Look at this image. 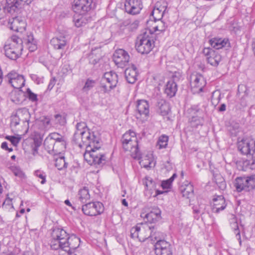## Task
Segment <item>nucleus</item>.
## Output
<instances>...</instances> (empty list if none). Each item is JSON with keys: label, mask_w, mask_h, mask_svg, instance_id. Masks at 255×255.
<instances>
[{"label": "nucleus", "mask_w": 255, "mask_h": 255, "mask_svg": "<svg viewBox=\"0 0 255 255\" xmlns=\"http://www.w3.org/2000/svg\"><path fill=\"white\" fill-rule=\"evenodd\" d=\"M98 143L97 137L93 132L91 133L89 129L82 131V144L87 147L84 154V159L89 165L101 167L106 164L107 157L104 153L98 151L100 147L96 145Z\"/></svg>", "instance_id": "1"}, {"label": "nucleus", "mask_w": 255, "mask_h": 255, "mask_svg": "<svg viewBox=\"0 0 255 255\" xmlns=\"http://www.w3.org/2000/svg\"><path fill=\"white\" fill-rule=\"evenodd\" d=\"M66 144L64 137L60 134L55 132L49 134V149L50 146L52 147L51 151L49 150L51 162L59 170L67 168L68 165L64 156L60 155L61 150L65 148Z\"/></svg>", "instance_id": "2"}, {"label": "nucleus", "mask_w": 255, "mask_h": 255, "mask_svg": "<svg viewBox=\"0 0 255 255\" xmlns=\"http://www.w3.org/2000/svg\"><path fill=\"white\" fill-rule=\"evenodd\" d=\"M22 43L21 38L15 35L12 36L10 41L7 42L4 46L5 56L10 59L16 60L23 50Z\"/></svg>", "instance_id": "3"}, {"label": "nucleus", "mask_w": 255, "mask_h": 255, "mask_svg": "<svg viewBox=\"0 0 255 255\" xmlns=\"http://www.w3.org/2000/svg\"><path fill=\"white\" fill-rule=\"evenodd\" d=\"M238 150L249 159L246 161L247 165L254 166L255 164V141L251 144L247 140L243 139L237 143Z\"/></svg>", "instance_id": "4"}, {"label": "nucleus", "mask_w": 255, "mask_h": 255, "mask_svg": "<svg viewBox=\"0 0 255 255\" xmlns=\"http://www.w3.org/2000/svg\"><path fill=\"white\" fill-rule=\"evenodd\" d=\"M234 186L238 192H250L254 190L255 188V174L238 177L235 180Z\"/></svg>", "instance_id": "5"}, {"label": "nucleus", "mask_w": 255, "mask_h": 255, "mask_svg": "<svg viewBox=\"0 0 255 255\" xmlns=\"http://www.w3.org/2000/svg\"><path fill=\"white\" fill-rule=\"evenodd\" d=\"M118 82V77L115 72L106 73L101 80L99 88L103 93H108L117 86Z\"/></svg>", "instance_id": "6"}, {"label": "nucleus", "mask_w": 255, "mask_h": 255, "mask_svg": "<svg viewBox=\"0 0 255 255\" xmlns=\"http://www.w3.org/2000/svg\"><path fill=\"white\" fill-rule=\"evenodd\" d=\"M95 7L93 0H74L72 4V10L77 14H88Z\"/></svg>", "instance_id": "7"}, {"label": "nucleus", "mask_w": 255, "mask_h": 255, "mask_svg": "<svg viewBox=\"0 0 255 255\" xmlns=\"http://www.w3.org/2000/svg\"><path fill=\"white\" fill-rule=\"evenodd\" d=\"M82 210L83 213L86 215L96 216L104 212V207L100 202H86L82 205Z\"/></svg>", "instance_id": "8"}, {"label": "nucleus", "mask_w": 255, "mask_h": 255, "mask_svg": "<svg viewBox=\"0 0 255 255\" xmlns=\"http://www.w3.org/2000/svg\"><path fill=\"white\" fill-rule=\"evenodd\" d=\"M135 47L139 53L142 54H148L153 47V42H152L151 37L144 33L140 35L139 41L136 43Z\"/></svg>", "instance_id": "9"}, {"label": "nucleus", "mask_w": 255, "mask_h": 255, "mask_svg": "<svg viewBox=\"0 0 255 255\" xmlns=\"http://www.w3.org/2000/svg\"><path fill=\"white\" fill-rule=\"evenodd\" d=\"M16 14L14 13L11 15L12 17L9 19V28L15 31L22 32L25 30V21L23 18L17 16Z\"/></svg>", "instance_id": "10"}, {"label": "nucleus", "mask_w": 255, "mask_h": 255, "mask_svg": "<svg viewBox=\"0 0 255 255\" xmlns=\"http://www.w3.org/2000/svg\"><path fill=\"white\" fill-rule=\"evenodd\" d=\"M129 60L128 52L122 49L117 50L113 54V60L115 64L120 67H123Z\"/></svg>", "instance_id": "11"}, {"label": "nucleus", "mask_w": 255, "mask_h": 255, "mask_svg": "<svg viewBox=\"0 0 255 255\" xmlns=\"http://www.w3.org/2000/svg\"><path fill=\"white\" fill-rule=\"evenodd\" d=\"M121 141L123 145H124L125 146H127L126 144L128 143V142L134 141V142L135 143L136 146V148H135V157H137L139 159L141 158L135 132L131 131L130 130L126 132L123 134Z\"/></svg>", "instance_id": "12"}, {"label": "nucleus", "mask_w": 255, "mask_h": 255, "mask_svg": "<svg viewBox=\"0 0 255 255\" xmlns=\"http://www.w3.org/2000/svg\"><path fill=\"white\" fill-rule=\"evenodd\" d=\"M142 7L141 0H126L125 3L126 11L132 15L138 14Z\"/></svg>", "instance_id": "13"}, {"label": "nucleus", "mask_w": 255, "mask_h": 255, "mask_svg": "<svg viewBox=\"0 0 255 255\" xmlns=\"http://www.w3.org/2000/svg\"><path fill=\"white\" fill-rule=\"evenodd\" d=\"M33 0H6L5 9L6 10L7 14L12 15L17 13L19 9L20 2L23 1L27 5L29 4Z\"/></svg>", "instance_id": "14"}, {"label": "nucleus", "mask_w": 255, "mask_h": 255, "mask_svg": "<svg viewBox=\"0 0 255 255\" xmlns=\"http://www.w3.org/2000/svg\"><path fill=\"white\" fill-rule=\"evenodd\" d=\"M8 79V83L15 89H20L25 84V79L22 75L15 72H10L5 77Z\"/></svg>", "instance_id": "15"}, {"label": "nucleus", "mask_w": 255, "mask_h": 255, "mask_svg": "<svg viewBox=\"0 0 255 255\" xmlns=\"http://www.w3.org/2000/svg\"><path fill=\"white\" fill-rule=\"evenodd\" d=\"M80 243V239L75 235L71 237L67 236L66 241H65V251L68 254H71L72 252L79 247Z\"/></svg>", "instance_id": "16"}, {"label": "nucleus", "mask_w": 255, "mask_h": 255, "mask_svg": "<svg viewBox=\"0 0 255 255\" xmlns=\"http://www.w3.org/2000/svg\"><path fill=\"white\" fill-rule=\"evenodd\" d=\"M161 211L159 208L154 206L151 208L148 213L145 214L143 217L147 220L148 222L151 224L155 223L161 220Z\"/></svg>", "instance_id": "17"}, {"label": "nucleus", "mask_w": 255, "mask_h": 255, "mask_svg": "<svg viewBox=\"0 0 255 255\" xmlns=\"http://www.w3.org/2000/svg\"><path fill=\"white\" fill-rule=\"evenodd\" d=\"M226 207L225 199L223 196H217L213 199L212 210L215 213H219Z\"/></svg>", "instance_id": "18"}, {"label": "nucleus", "mask_w": 255, "mask_h": 255, "mask_svg": "<svg viewBox=\"0 0 255 255\" xmlns=\"http://www.w3.org/2000/svg\"><path fill=\"white\" fill-rule=\"evenodd\" d=\"M211 47L216 49L230 47V43L228 39L214 38L209 40Z\"/></svg>", "instance_id": "19"}, {"label": "nucleus", "mask_w": 255, "mask_h": 255, "mask_svg": "<svg viewBox=\"0 0 255 255\" xmlns=\"http://www.w3.org/2000/svg\"><path fill=\"white\" fill-rule=\"evenodd\" d=\"M125 75L128 83L130 84L135 83L138 75L135 66L132 65L131 67L126 68L125 71Z\"/></svg>", "instance_id": "20"}, {"label": "nucleus", "mask_w": 255, "mask_h": 255, "mask_svg": "<svg viewBox=\"0 0 255 255\" xmlns=\"http://www.w3.org/2000/svg\"><path fill=\"white\" fill-rule=\"evenodd\" d=\"M193 82L191 85L193 88H197V91L200 92L203 91V89L206 85V82L204 77L201 74H196L192 76Z\"/></svg>", "instance_id": "21"}, {"label": "nucleus", "mask_w": 255, "mask_h": 255, "mask_svg": "<svg viewBox=\"0 0 255 255\" xmlns=\"http://www.w3.org/2000/svg\"><path fill=\"white\" fill-rule=\"evenodd\" d=\"M51 230L50 234L52 239L59 238L62 240H66V238L68 236V234L65 230L57 226L53 227Z\"/></svg>", "instance_id": "22"}, {"label": "nucleus", "mask_w": 255, "mask_h": 255, "mask_svg": "<svg viewBox=\"0 0 255 255\" xmlns=\"http://www.w3.org/2000/svg\"><path fill=\"white\" fill-rule=\"evenodd\" d=\"M51 230L50 234L52 239L59 238L62 240H66V238L68 236V234L65 230L57 226L53 227Z\"/></svg>", "instance_id": "23"}, {"label": "nucleus", "mask_w": 255, "mask_h": 255, "mask_svg": "<svg viewBox=\"0 0 255 255\" xmlns=\"http://www.w3.org/2000/svg\"><path fill=\"white\" fill-rule=\"evenodd\" d=\"M177 91V84L174 80L168 81L165 85L164 93L169 98L175 96Z\"/></svg>", "instance_id": "24"}, {"label": "nucleus", "mask_w": 255, "mask_h": 255, "mask_svg": "<svg viewBox=\"0 0 255 255\" xmlns=\"http://www.w3.org/2000/svg\"><path fill=\"white\" fill-rule=\"evenodd\" d=\"M137 110L140 115L145 117L149 114V105L147 101L144 100H138L136 105Z\"/></svg>", "instance_id": "25"}, {"label": "nucleus", "mask_w": 255, "mask_h": 255, "mask_svg": "<svg viewBox=\"0 0 255 255\" xmlns=\"http://www.w3.org/2000/svg\"><path fill=\"white\" fill-rule=\"evenodd\" d=\"M158 112L162 116L167 115L169 111L170 107L169 104L164 100H159L156 104Z\"/></svg>", "instance_id": "26"}, {"label": "nucleus", "mask_w": 255, "mask_h": 255, "mask_svg": "<svg viewBox=\"0 0 255 255\" xmlns=\"http://www.w3.org/2000/svg\"><path fill=\"white\" fill-rule=\"evenodd\" d=\"M90 18V17L87 14H78V15L74 16L73 21L75 26L77 27H80L87 23Z\"/></svg>", "instance_id": "27"}, {"label": "nucleus", "mask_w": 255, "mask_h": 255, "mask_svg": "<svg viewBox=\"0 0 255 255\" xmlns=\"http://www.w3.org/2000/svg\"><path fill=\"white\" fill-rule=\"evenodd\" d=\"M141 231L140 227L138 226H136L132 227L130 230V237L132 239H138L140 242H144L145 240L148 239V236L142 237L139 235V232Z\"/></svg>", "instance_id": "28"}, {"label": "nucleus", "mask_w": 255, "mask_h": 255, "mask_svg": "<svg viewBox=\"0 0 255 255\" xmlns=\"http://www.w3.org/2000/svg\"><path fill=\"white\" fill-rule=\"evenodd\" d=\"M15 114L17 116V117L19 119V121L23 124H25L28 122L29 114L27 109H19L17 110Z\"/></svg>", "instance_id": "29"}, {"label": "nucleus", "mask_w": 255, "mask_h": 255, "mask_svg": "<svg viewBox=\"0 0 255 255\" xmlns=\"http://www.w3.org/2000/svg\"><path fill=\"white\" fill-rule=\"evenodd\" d=\"M50 43L54 48L60 49H63L65 46L66 41L65 37L60 36L59 37L52 38L50 40Z\"/></svg>", "instance_id": "30"}, {"label": "nucleus", "mask_w": 255, "mask_h": 255, "mask_svg": "<svg viewBox=\"0 0 255 255\" xmlns=\"http://www.w3.org/2000/svg\"><path fill=\"white\" fill-rule=\"evenodd\" d=\"M66 240H62L59 238H55L51 239L50 247L52 250H57L58 249H61L65 251V241Z\"/></svg>", "instance_id": "31"}, {"label": "nucleus", "mask_w": 255, "mask_h": 255, "mask_svg": "<svg viewBox=\"0 0 255 255\" xmlns=\"http://www.w3.org/2000/svg\"><path fill=\"white\" fill-rule=\"evenodd\" d=\"M147 231L150 233V237H148V239L150 238L151 240H152L153 238L157 241L161 240L164 236L163 234L158 231L155 226H149Z\"/></svg>", "instance_id": "32"}, {"label": "nucleus", "mask_w": 255, "mask_h": 255, "mask_svg": "<svg viewBox=\"0 0 255 255\" xmlns=\"http://www.w3.org/2000/svg\"><path fill=\"white\" fill-rule=\"evenodd\" d=\"M43 135L44 133L40 132L38 135H36L33 139V143L32 145V148L34 155H35L36 153H37L38 148L42 143Z\"/></svg>", "instance_id": "33"}, {"label": "nucleus", "mask_w": 255, "mask_h": 255, "mask_svg": "<svg viewBox=\"0 0 255 255\" xmlns=\"http://www.w3.org/2000/svg\"><path fill=\"white\" fill-rule=\"evenodd\" d=\"M96 51L99 52H100L99 48H96L94 50L92 49L91 53L89 55V63L93 65L97 64L101 59V54L97 55Z\"/></svg>", "instance_id": "34"}, {"label": "nucleus", "mask_w": 255, "mask_h": 255, "mask_svg": "<svg viewBox=\"0 0 255 255\" xmlns=\"http://www.w3.org/2000/svg\"><path fill=\"white\" fill-rule=\"evenodd\" d=\"M165 11V8L164 6H160L159 7H155L151 13L154 21L161 20L163 16Z\"/></svg>", "instance_id": "35"}, {"label": "nucleus", "mask_w": 255, "mask_h": 255, "mask_svg": "<svg viewBox=\"0 0 255 255\" xmlns=\"http://www.w3.org/2000/svg\"><path fill=\"white\" fill-rule=\"evenodd\" d=\"M170 248H171V245L169 243L164 240H157L154 245L155 253H157V251H161Z\"/></svg>", "instance_id": "36"}, {"label": "nucleus", "mask_w": 255, "mask_h": 255, "mask_svg": "<svg viewBox=\"0 0 255 255\" xmlns=\"http://www.w3.org/2000/svg\"><path fill=\"white\" fill-rule=\"evenodd\" d=\"M180 191L183 196L189 198L193 194V188L191 184L182 185L180 187Z\"/></svg>", "instance_id": "37"}, {"label": "nucleus", "mask_w": 255, "mask_h": 255, "mask_svg": "<svg viewBox=\"0 0 255 255\" xmlns=\"http://www.w3.org/2000/svg\"><path fill=\"white\" fill-rule=\"evenodd\" d=\"M222 57L220 54H217L216 52L214 55H211L207 57V60L208 63L213 66H217L220 62L221 61Z\"/></svg>", "instance_id": "38"}, {"label": "nucleus", "mask_w": 255, "mask_h": 255, "mask_svg": "<svg viewBox=\"0 0 255 255\" xmlns=\"http://www.w3.org/2000/svg\"><path fill=\"white\" fill-rule=\"evenodd\" d=\"M90 196L89 193V190L87 188L84 187L79 190L78 198L82 203H86L87 200L90 199Z\"/></svg>", "instance_id": "39"}, {"label": "nucleus", "mask_w": 255, "mask_h": 255, "mask_svg": "<svg viewBox=\"0 0 255 255\" xmlns=\"http://www.w3.org/2000/svg\"><path fill=\"white\" fill-rule=\"evenodd\" d=\"M143 183L147 190H153L156 189V184L152 179L149 177L146 176L143 180Z\"/></svg>", "instance_id": "40"}, {"label": "nucleus", "mask_w": 255, "mask_h": 255, "mask_svg": "<svg viewBox=\"0 0 255 255\" xmlns=\"http://www.w3.org/2000/svg\"><path fill=\"white\" fill-rule=\"evenodd\" d=\"M82 131L79 130L75 131L72 139V141L80 148L83 147L82 144Z\"/></svg>", "instance_id": "41"}, {"label": "nucleus", "mask_w": 255, "mask_h": 255, "mask_svg": "<svg viewBox=\"0 0 255 255\" xmlns=\"http://www.w3.org/2000/svg\"><path fill=\"white\" fill-rule=\"evenodd\" d=\"M168 140V136L165 135H162L159 137L157 145L159 146V148L161 149L165 148L167 145Z\"/></svg>", "instance_id": "42"}, {"label": "nucleus", "mask_w": 255, "mask_h": 255, "mask_svg": "<svg viewBox=\"0 0 255 255\" xmlns=\"http://www.w3.org/2000/svg\"><path fill=\"white\" fill-rule=\"evenodd\" d=\"M127 146H125L124 145H123V147L124 149L126 151L130 150L131 151L132 153H134V156L133 157L134 158H138L137 157H135V148H136L135 146V143L134 142V141L131 142H128V143L126 144Z\"/></svg>", "instance_id": "43"}, {"label": "nucleus", "mask_w": 255, "mask_h": 255, "mask_svg": "<svg viewBox=\"0 0 255 255\" xmlns=\"http://www.w3.org/2000/svg\"><path fill=\"white\" fill-rule=\"evenodd\" d=\"M21 138V136L19 135L17 136L7 135L5 137V139L10 141L12 144L15 146L19 143Z\"/></svg>", "instance_id": "44"}, {"label": "nucleus", "mask_w": 255, "mask_h": 255, "mask_svg": "<svg viewBox=\"0 0 255 255\" xmlns=\"http://www.w3.org/2000/svg\"><path fill=\"white\" fill-rule=\"evenodd\" d=\"M24 96L32 102L37 101V95L32 92L29 88H27L26 92L24 93Z\"/></svg>", "instance_id": "45"}, {"label": "nucleus", "mask_w": 255, "mask_h": 255, "mask_svg": "<svg viewBox=\"0 0 255 255\" xmlns=\"http://www.w3.org/2000/svg\"><path fill=\"white\" fill-rule=\"evenodd\" d=\"M96 84V81L93 80L88 79L86 81L84 86L83 88V90L84 92H87L91 90L93 87H94Z\"/></svg>", "instance_id": "46"}, {"label": "nucleus", "mask_w": 255, "mask_h": 255, "mask_svg": "<svg viewBox=\"0 0 255 255\" xmlns=\"http://www.w3.org/2000/svg\"><path fill=\"white\" fill-rule=\"evenodd\" d=\"M11 169V171L15 176L19 177H22L24 176V173L18 167L12 166Z\"/></svg>", "instance_id": "47"}, {"label": "nucleus", "mask_w": 255, "mask_h": 255, "mask_svg": "<svg viewBox=\"0 0 255 255\" xmlns=\"http://www.w3.org/2000/svg\"><path fill=\"white\" fill-rule=\"evenodd\" d=\"M19 119L17 117V116L16 114L14 115L11 116V123H10V127L11 128H15L18 125L20 124L21 122L19 120Z\"/></svg>", "instance_id": "48"}, {"label": "nucleus", "mask_w": 255, "mask_h": 255, "mask_svg": "<svg viewBox=\"0 0 255 255\" xmlns=\"http://www.w3.org/2000/svg\"><path fill=\"white\" fill-rule=\"evenodd\" d=\"M54 117L56 123L61 125H63L66 122L64 118L59 114L55 115Z\"/></svg>", "instance_id": "49"}, {"label": "nucleus", "mask_w": 255, "mask_h": 255, "mask_svg": "<svg viewBox=\"0 0 255 255\" xmlns=\"http://www.w3.org/2000/svg\"><path fill=\"white\" fill-rule=\"evenodd\" d=\"M86 129H88L87 127L86 124L85 123H78L76 125V131H86Z\"/></svg>", "instance_id": "50"}, {"label": "nucleus", "mask_w": 255, "mask_h": 255, "mask_svg": "<svg viewBox=\"0 0 255 255\" xmlns=\"http://www.w3.org/2000/svg\"><path fill=\"white\" fill-rule=\"evenodd\" d=\"M155 254L156 255H172L171 248H170L161 251H157V253H155Z\"/></svg>", "instance_id": "51"}, {"label": "nucleus", "mask_w": 255, "mask_h": 255, "mask_svg": "<svg viewBox=\"0 0 255 255\" xmlns=\"http://www.w3.org/2000/svg\"><path fill=\"white\" fill-rule=\"evenodd\" d=\"M216 51L210 47L204 48L203 50V54L207 57H209L211 55H214Z\"/></svg>", "instance_id": "52"}, {"label": "nucleus", "mask_w": 255, "mask_h": 255, "mask_svg": "<svg viewBox=\"0 0 255 255\" xmlns=\"http://www.w3.org/2000/svg\"><path fill=\"white\" fill-rule=\"evenodd\" d=\"M26 48L28 49L30 52H33L37 49V44L36 42L34 43H30L29 44H26Z\"/></svg>", "instance_id": "53"}, {"label": "nucleus", "mask_w": 255, "mask_h": 255, "mask_svg": "<svg viewBox=\"0 0 255 255\" xmlns=\"http://www.w3.org/2000/svg\"><path fill=\"white\" fill-rule=\"evenodd\" d=\"M7 206L10 207L11 208H13V206L11 203V200L9 198H7L5 200L2 204V208L3 209H7Z\"/></svg>", "instance_id": "54"}, {"label": "nucleus", "mask_w": 255, "mask_h": 255, "mask_svg": "<svg viewBox=\"0 0 255 255\" xmlns=\"http://www.w3.org/2000/svg\"><path fill=\"white\" fill-rule=\"evenodd\" d=\"M155 31H163L165 30L164 23L162 21H160L159 25L154 27Z\"/></svg>", "instance_id": "55"}, {"label": "nucleus", "mask_w": 255, "mask_h": 255, "mask_svg": "<svg viewBox=\"0 0 255 255\" xmlns=\"http://www.w3.org/2000/svg\"><path fill=\"white\" fill-rule=\"evenodd\" d=\"M35 174L37 177H39L41 179H42V181H41V184H44L46 182V176L43 175V174L41 173L40 171H36L35 172Z\"/></svg>", "instance_id": "56"}, {"label": "nucleus", "mask_w": 255, "mask_h": 255, "mask_svg": "<svg viewBox=\"0 0 255 255\" xmlns=\"http://www.w3.org/2000/svg\"><path fill=\"white\" fill-rule=\"evenodd\" d=\"M161 186L164 189H170L171 186V184L166 180L162 182Z\"/></svg>", "instance_id": "57"}, {"label": "nucleus", "mask_w": 255, "mask_h": 255, "mask_svg": "<svg viewBox=\"0 0 255 255\" xmlns=\"http://www.w3.org/2000/svg\"><path fill=\"white\" fill-rule=\"evenodd\" d=\"M181 77V74L179 72H175L172 76V79L170 80H174L175 82L178 81Z\"/></svg>", "instance_id": "58"}, {"label": "nucleus", "mask_w": 255, "mask_h": 255, "mask_svg": "<svg viewBox=\"0 0 255 255\" xmlns=\"http://www.w3.org/2000/svg\"><path fill=\"white\" fill-rule=\"evenodd\" d=\"M31 79L33 81H35L37 84H39L43 82V78L38 77L36 75H33L31 76Z\"/></svg>", "instance_id": "59"}, {"label": "nucleus", "mask_w": 255, "mask_h": 255, "mask_svg": "<svg viewBox=\"0 0 255 255\" xmlns=\"http://www.w3.org/2000/svg\"><path fill=\"white\" fill-rule=\"evenodd\" d=\"M234 233L236 234L237 239L239 241L240 245L241 246L242 244V240H241V235H240V231L239 228L235 229V230H234Z\"/></svg>", "instance_id": "60"}, {"label": "nucleus", "mask_w": 255, "mask_h": 255, "mask_svg": "<svg viewBox=\"0 0 255 255\" xmlns=\"http://www.w3.org/2000/svg\"><path fill=\"white\" fill-rule=\"evenodd\" d=\"M26 42L25 43V45L26 44H29V43H34L35 42H36L35 40V39H34L33 35H28L27 36V38L26 39Z\"/></svg>", "instance_id": "61"}, {"label": "nucleus", "mask_w": 255, "mask_h": 255, "mask_svg": "<svg viewBox=\"0 0 255 255\" xmlns=\"http://www.w3.org/2000/svg\"><path fill=\"white\" fill-rule=\"evenodd\" d=\"M140 163L144 168H147L150 167L151 162L150 161H148L147 163L144 162V160L142 159L140 161Z\"/></svg>", "instance_id": "62"}, {"label": "nucleus", "mask_w": 255, "mask_h": 255, "mask_svg": "<svg viewBox=\"0 0 255 255\" xmlns=\"http://www.w3.org/2000/svg\"><path fill=\"white\" fill-rule=\"evenodd\" d=\"M218 93L219 94L218 97L217 99H215L214 96L216 94V92H214L213 93L212 98V100L213 102H214L215 101H217V103H218L219 102V101L221 98V94L219 93V92H218Z\"/></svg>", "instance_id": "63"}, {"label": "nucleus", "mask_w": 255, "mask_h": 255, "mask_svg": "<svg viewBox=\"0 0 255 255\" xmlns=\"http://www.w3.org/2000/svg\"><path fill=\"white\" fill-rule=\"evenodd\" d=\"M218 186H219V187L221 189L224 190L226 188V186L225 181H221Z\"/></svg>", "instance_id": "64"}]
</instances>
